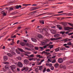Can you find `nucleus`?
<instances>
[{"label": "nucleus", "instance_id": "obj_63", "mask_svg": "<svg viewBox=\"0 0 73 73\" xmlns=\"http://www.w3.org/2000/svg\"><path fill=\"white\" fill-rule=\"evenodd\" d=\"M5 13V12H4V11H3L2 12H1V13L2 14H3Z\"/></svg>", "mask_w": 73, "mask_h": 73}, {"label": "nucleus", "instance_id": "obj_22", "mask_svg": "<svg viewBox=\"0 0 73 73\" xmlns=\"http://www.w3.org/2000/svg\"><path fill=\"white\" fill-rule=\"evenodd\" d=\"M29 58H32V57H34V55L33 54H31L29 56Z\"/></svg>", "mask_w": 73, "mask_h": 73}, {"label": "nucleus", "instance_id": "obj_55", "mask_svg": "<svg viewBox=\"0 0 73 73\" xmlns=\"http://www.w3.org/2000/svg\"><path fill=\"white\" fill-rule=\"evenodd\" d=\"M63 13V11H61L58 12V13Z\"/></svg>", "mask_w": 73, "mask_h": 73}, {"label": "nucleus", "instance_id": "obj_60", "mask_svg": "<svg viewBox=\"0 0 73 73\" xmlns=\"http://www.w3.org/2000/svg\"><path fill=\"white\" fill-rule=\"evenodd\" d=\"M52 64H49L48 65V66L50 67L52 66Z\"/></svg>", "mask_w": 73, "mask_h": 73}, {"label": "nucleus", "instance_id": "obj_7", "mask_svg": "<svg viewBox=\"0 0 73 73\" xmlns=\"http://www.w3.org/2000/svg\"><path fill=\"white\" fill-rule=\"evenodd\" d=\"M19 44H20L21 45V46H24L25 45V43L24 42H21Z\"/></svg>", "mask_w": 73, "mask_h": 73}, {"label": "nucleus", "instance_id": "obj_43", "mask_svg": "<svg viewBox=\"0 0 73 73\" xmlns=\"http://www.w3.org/2000/svg\"><path fill=\"white\" fill-rule=\"evenodd\" d=\"M16 53H17V54H20L21 53L19 51H17Z\"/></svg>", "mask_w": 73, "mask_h": 73}, {"label": "nucleus", "instance_id": "obj_56", "mask_svg": "<svg viewBox=\"0 0 73 73\" xmlns=\"http://www.w3.org/2000/svg\"><path fill=\"white\" fill-rule=\"evenodd\" d=\"M18 31H18L17 30H15L14 32L15 33H17L18 32Z\"/></svg>", "mask_w": 73, "mask_h": 73}, {"label": "nucleus", "instance_id": "obj_51", "mask_svg": "<svg viewBox=\"0 0 73 73\" xmlns=\"http://www.w3.org/2000/svg\"><path fill=\"white\" fill-rule=\"evenodd\" d=\"M7 15V14H6L5 13H4L3 14V16L4 17L5 16H6Z\"/></svg>", "mask_w": 73, "mask_h": 73}, {"label": "nucleus", "instance_id": "obj_35", "mask_svg": "<svg viewBox=\"0 0 73 73\" xmlns=\"http://www.w3.org/2000/svg\"><path fill=\"white\" fill-rule=\"evenodd\" d=\"M46 71L47 72H50V69L48 68V69H46Z\"/></svg>", "mask_w": 73, "mask_h": 73}, {"label": "nucleus", "instance_id": "obj_21", "mask_svg": "<svg viewBox=\"0 0 73 73\" xmlns=\"http://www.w3.org/2000/svg\"><path fill=\"white\" fill-rule=\"evenodd\" d=\"M59 48H60L58 47V48H56V49H55V50L56 52H58V51H59L60 50Z\"/></svg>", "mask_w": 73, "mask_h": 73}, {"label": "nucleus", "instance_id": "obj_59", "mask_svg": "<svg viewBox=\"0 0 73 73\" xmlns=\"http://www.w3.org/2000/svg\"><path fill=\"white\" fill-rule=\"evenodd\" d=\"M65 48H69L70 47L69 46H65Z\"/></svg>", "mask_w": 73, "mask_h": 73}, {"label": "nucleus", "instance_id": "obj_48", "mask_svg": "<svg viewBox=\"0 0 73 73\" xmlns=\"http://www.w3.org/2000/svg\"><path fill=\"white\" fill-rule=\"evenodd\" d=\"M25 49L26 50H31V49L29 48H25Z\"/></svg>", "mask_w": 73, "mask_h": 73}, {"label": "nucleus", "instance_id": "obj_44", "mask_svg": "<svg viewBox=\"0 0 73 73\" xmlns=\"http://www.w3.org/2000/svg\"><path fill=\"white\" fill-rule=\"evenodd\" d=\"M44 4H48V1H44V3H43Z\"/></svg>", "mask_w": 73, "mask_h": 73}, {"label": "nucleus", "instance_id": "obj_30", "mask_svg": "<svg viewBox=\"0 0 73 73\" xmlns=\"http://www.w3.org/2000/svg\"><path fill=\"white\" fill-rule=\"evenodd\" d=\"M39 70H41V69H42V66H39Z\"/></svg>", "mask_w": 73, "mask_h": 73}, {"label": "nucleus", "instance_id": "obj_45", "mask_svg": "<svg viewBox=\"0 0 73 73\" xmlns=\"http://www.w3.org/2000/svg\"><path fill=\"white\" fill-rule=\"evenodd\" d=\"M50 69L51 70H54V67L53 66L51 67Z\"/></svg>", "mask_w": 73, "mask_h": 73}, {"label": "nucleus", "instance_id": "obj_52", "mask_svg": "<svg viewBox=\"0 0 73 73\" xmlns=\"http://www.w3.org/2000/svg\"><path fill=\"white\" fill-rule=\"evenodd\" d=\"M32 11H34L35 10V7H32V8L31 9Z\"/></svg>", "mask_w": 73, "mask_h": 73}, {"label": "nucleus", "instance_id": "obj_17", "mask_svg": "<svg viewBox=\"0 0 73 73\" xmlns=\"http://www.w3.org/2000/svg\"><path fill=\"white\" fill-rule=\"evenodd\" d=\"M36 56L37 57H39V58H43V57L42 56H41L40 55H36Z\"/></svg>", "mask_w": 73, "mask_h": 73}, {"label": "nucleus", "instance_id": "obj_42", "mask_svg": "<svg viewBox=\"0 0 73 73\" xmlns=\"http://www.w3.org/2000/svg\"><path fill=\"white\" fill-rule=\"evenodd\" d=\"M18 60H21V57H18Z\"/></svg>", "mask_w": 73, "mask_h": 73}, {"label": "nucleus", "instance_id": "obj_12", "mask_svg": "<svg viewBox=\"0 0 73 73\" xmlns=\"http://www.w3.org/2000/svg\"><path fill=\"white\" fill-rule=\"evenodd\" d=\"M31 40L32 41H33V42H37V40L34 38H31Z\"/></svg>", "mask_w": 73, "mask_h": 73}, {"label": "nucleus", "instance_id": "obj_64", "mask_svg": "<svg viewBox=\"0 0 73 73\" xmlns=\"http://www.w3.org/2000/svg\"><path fill=\"white\" fill-rule=\"evenodd\" d=\"M2 49H5V46H3L2 48Z\"/></svg>", "mask_w": 73, "mask_h": 73}, {"label": "nucleus", "instance_id": "obj_46", "mask_svg": "<svg viewBox=\"0 0 73 73\" xmlns=\"http://www.w3.org/2000/svg\"><path fill=\"white\" fill-rule=\"evenodd\" d=\"M11 54L12 55V56H13V55H15L16 54V53L15 52H11Z\"/></svg>", "mask_w": 73, "mask_h": 73}, {"label": "nucleus", "instance_id": "obj_9", "mask_svg": "<svg viewBox=\"0 0 73 73\" xmlns=\"http://www.w3.org/2000/svg\"><path fill=\"white\" fill-rule=\"evenodd\" d=\"M73 63V60L71 59L70 61L68 62L67 63L68 65H69V64H72Z\"/></svg>", "mask_w": 73, "mask_h": 73}, {"label": "nucleus", "instance_id": "obj_4", "mask_svg": "<svg viewBox=\"0 0 73 73\" xmlns=\"http://www.w3.org/2000/svg\"><path fill=\"white\" fill-rule=\"evenodd\" d=\"M63 61H64V60L62 58H59L58 60V62L60 64H62V62H63Z\"/></svg>", "mask_w": 73, "mask_h": 73}, {"label": "nucleus", "instance_id": "obj_23", "mask_svg": "<svg viewBox=\"0 0 73 73\" xmlns=\"http://www.w3.org/2000/svg\"><path fill=\"white\" fill-rule=\"evenodd\" d=\"M46 43H45V42H41V44L42 45H45V44Z\"/></svg>", "mask_w": 73, "mask_h": 73}, {"label": "nucleus", "instance_id": "obj_18", "mask_svg": "<svg viewBox=\"0 0 73 73\" xmlns=\"http://www.w3.org/2000/svg\"><path fill=\"white\" fill-rule=\"evenodd\" d=\"M49 46V44H46V45L43 46V48L45 49L46 48L47 46Z\"/></svg>", "mask_w": 73, "mask_h": 73}, {"label": "nucleus", "instance_id": "obj_39", "mask_svg": "<svg viewBox=\"0 0 73 73\" xmlns=\"http://www.w3.org/2000/svg\"><path fill=\"white\" fill-rule=\"evenodd\" d=\"M9 10L10 11H13V7H11L9 8Z\"/></svg>", "mask_w": 73, "mask_h": 73}, {"label": "nucleus", "instance_id": "obj_33", "mask_svg": "<svg viewBox=\"0 0 73 73\" xmlns=\"http://www.w3.org/2000/svg\"><path fill=\"white\" fill-rule=\"evenodd\" d=\"M38 37L39 38H41V37H42V35L40 34H39L38 35Z\"/></svg>", "mask_w": 73, "mask_h": 73}, {"label": "nucleus", "instance_id": "obj_40", "mask_svg": "<svg viewBox=\"0 0 73 73\" xmlns=\"http://www.w3.org/2000/svg\"><path fill=\"white\" fill-rule=\"evenodd\" d=\"M27 46H29L30 48H31V47H32L31 46H32V44H27Z\"/></svg>", "mask_w": 73, "mask_h": 73}, {"label": "nucleus", "instance_id": "obj_13", "mask_svg": "<svg viewBox=\"0 0 73 73\" xmlns=\"http://www.w3.org/2000/svg\"><path fill=\"white\" fill-rule=\"evenodd\" d=\"M5 68L6 69H7L8 70V69H9V66L8 65H6L5 66Z\"/></svg>", "mask_w": 73, "mask_h": 73}, {"label": "nucleus", "instance_id": "obj_62", "mask_svg": "<svg viewBox=\"0 0 73 73\" xmlns=\"http://www.w3.org/2000/svg\"><path fill=\"white\" fill-rule=\"evenodd\" d=\"M48 61H49V62H52V61H51L50 59H48Z\"/></svg>", "mask_w": 73, "mask_h": 73}, {"label": "nucleus", "instance_id": "obj_57", "mask_svg": "<svg viewBox=\"0 0 73 73\" xmlns=\"http://www.w3.org/2000/svg\"><path fill=\"white\" fill-rule=\"evenodd\" d=\"M70 14H72V13H68V14H66V13H64V15H70Z\"/></svg>", "mask_w": 73, "mask_h": 73}, {"label": "nucleus", "instance_id": "obj_29", "mask_svg": "<svg viewBox=\"0 0 73 73\" xmlns=\"http://www.w3.org/2000/svg\"><path fill=\"white\" fill-rule=\"evenodd\" d=\"M60 34H62V35H64V31H60Z\"/></svg>", "mask_w": 73, "mask_h": 73}, {"label": "nucleus", "instance_id": "obj_37", "mask_svg": "<svg viewBox=\"0 0 73 73\" xmlns=\"http://www.w3.org/2000/svg\"><path fill=\"white\" fill-rule=\"evenodd\" d=\"M56 26H57V28H59L61 27V25H56Z\"/></svg>", "mask_w": 73, "mask_h": 73}, {"label": "nucleus", "instance_id": "obj_47", "mask_svg": "<svg viewBox=\"0 0 73 73\" xmlns=\"http://www.w3.org/2000/svg\"><path fill=\"white\" fill-rule=\"evenodd\" d=\"M50 56H52V55H49V56H48L47 57V58H49V57H50Z\"/></svg>", "mask_w": 73, "mask_h": 73}, {"label": "nucleus", "instance_id": "obj_25", "mask_svg": "<svg viewBox=\"0 0 73 73\" xmlns=\"http://www.w3.org/2000/svg\"><path fill=\"white\" fill-rule=\"evenodd\" d=\"M68 25H70L71 27H73V24L68 23Z\"/></svg>", "mask_w": 73, "mask_h": 73}, {"label": "nucleus", "instance_id": "obj_11", "mask_svg": "<svg viewBox=\"0 0 73 73\" xmlns=\"http://www.w3.org/2000/svg\"><path fill=\"white\" fill-rule=\"evenodd\" d=\"M54 67L56 68H58L59 66V64L58 63L55 64L54 65Z\"/></svg>", "mask_w": 73, "mask_h": 73}, {"label": "nucleus", "instance_id": "obj_5", "mask_svg": "<svg viewBox=\"0 0 73 73\" xmlns=\"http://www.w3.org/2000/svg\"><path fill=\"white\" fill-rule=\"evenodd\" d=\"M69 29H71L72 30H73V27H67L66 28L64 29L65 31H69Z\"/></svg>", "mask_w": 73, "mask_h": 73}, {"label": "nucleus", "instance_id": "obj_49", "mask_svg": "<svg viewBox=\"0 0 73 73\" xmlns=\"http://www.w3.org/2000/svg\"><path fill=\"white\" fill-rule=\"evenodd\" d=\"M15 14H16V13H15V12H13V13H11V15H15Z\"/></svg>", "mask_w": 73, "mask_h": 73}, {"label": "nucleus", "instance_id": "obj_32", "mask_svg": "<svg viewBox=\"0 0 73 73\" xmlns=\"http://www.w3.org/2000/svg\"><path fill=\"white\" fill-rule=\"evenodd\" d=\"M56 62V60H52V63L53 64H54V63H55Z\"/></svg>", "mask_w": 73, "mask_h": 73}, {"label": "nucleus", "instance_id": "obj_53", "mask_svg": "<svg viewBox=\"0 0 73 73\" xmlns=\"http://www.w3.org/2000/svg\"><path fill=\"white\" fill-rule=\"evenodd\" d=\"M35 50H38V48L37 47H35Z\"/></svg>", "mask_w": 73, "mask_h": 73}, {"label": "nucleus", "instance_id": "obj_26", "mask_svg": "<svg viewBox=\"0 0 73 73\" xmlns=\"http://www.w3.org/2000/svg\"><path fill=\"white\" fill-rule=\"evenodd\" d=\"M40 24H44V21H40Z\"/></svg>", "mask_w": 73, "mask_h": 73}, {"label": "nucleus", "instance_id": "obj_10", "mask_svg": "<svg viewBox=\"0 0 73 73\" xmlns=\"http://www.w3.org/2000/svg\"><path fill=\"white\" fill-rule=\"evenodd\" d=\"M48 13H43L42 14H41L39 15H38L36 16V17H38V16H42V15H45V14H47Z\"/></svg>", "mask_w": 73, "mask_h": 73}, {"label": "nucleus", "instance_id": "obj_31", "mask_svg": "<svg viewBox=\"0 0 73 73\" xmlns=\"http://www.w3.org/2000/svg\"><path fill=\"white\" fill-rule=\"evenodd\" d=\"M18 50H19L21 52H23V50L21 48H19Z\"/></svg>", "mask_w": 73, "mask_h": 73}, {"label": "nucleus", "instance_id": "obj_50", "mask_svg": "<svg viewBox=\"0 0 73 73\" xmlns=\"http://www.w3.org/2000/svg\"><path fill=\"white\" fill-rule=\"evenodd\" d=\"M60 24H61V25H64V23L61 22L60 23Z\"/></svg>", "mask_w": 73, "mask_h": 73}, {"label": "nucleus", "instance_id": "obj_19", "mask_svg": "<svg viewBox=\"0 0 73 73\" xmlns=\"http://www.w3.org/2000/svg\"><path fill=\"white\" fill-rule=\"evenodd\" d=\"M64 19V17H62V18H61V17H57V20H63V19Z\"/></svg>", "mask_w": 73, "mask_h": 73}, {"label": "nucleus", "instance_id": "obj_2", "mask_svg": "<svg viewBox=\"0 0 73 73\" xmlns=\"http://www.w3.org/2000/svg\"><path fill=\"white\" fill-rule=\"evenodd\" d=\"M11 68L13 72H14V70L13 69H16V66L12 65L11 66Z\"/></svg>", "mask_w": 73, "mask_h": 73}, {"label": "nucleus", "instance_id": "obj_8", "mask_svg": "<svg viewBox=\"0 0 73 73\" xmlns=\"http://www.w3.org/2000/svg\"><path fill=\"white\" fill-rule=\"evenodd\" d=\"M8 58V57L7 56H5L3 57V60L5 61H7Z\"/></svg>", "mask_w": 73, "mask_h": 73}, {"label": "nucleus", "instance_id": "obj_36", "mask_svg": "<svg viewBox=\"0 0 73 73\" xmlns=\"http://www.w3.org/2000/svg\"><path fill=\"white\" fill-rule=\"evenodd\" d=\"M46 68H44V69L43 71V73H45V72L46 71Z\"/></svg>", "mask_w": 73, "mask_h": 73}, {"label": "nucleus", "instance_id": "obj_58", "mask_svg": "<svg viewBox=\"0 0 73 73\" xmlns=\"http://www.w3.org/2000/svg\"><path fill=\"white\" fill-rule=\"evenodd\" d=\"M50 50L49 49H47L46 50V52H49Z\"/></svg>", "mask_w": 73, "mask_h": 73}, {"label": "nucleus", "instance_id": "obj_14", "mask_svg": "<svg viewBox=\"0 0 73 73\" xmlns=\"http://www.w3.org/2000/svg\"><path fill=\"white\" fill-rule=\"evenodd\" d=\"M7 54L8 55L9 57H13V56L12 54L11 53H7Z\"/></svg>", "mask_w": 73, "mask_h": 73}, {"label": "nucleus", "instance_id": "obj_54", "mask_svg": "<svg viewBox=\"0 0 73 73\" xmlns=\"http://www.w3.org/2000/svg\"><path fill=\"white\" fill-rule=\"evenodd\" d=\"M58 28L59 30H61V29H62V27H61V26L60 27H59V28Z\"/></svg>", "mask_w": 73, "mask_h": 73}, {"label": "nucleus", "instance_id": "obj_16", "mask_svg": "<svg viewBox=\"0 0 73 73\" xmlns=\"http://www.w3.org/2000/svg\"><path fill=\"white\" fill-rule=\"evenodd\" d=\"M72 40V39H68V38H66L64 40V42H67L68 41H70V40Z\"/></svg>", "mask_w": 73, "mask_h": 73}, {"label": "nucleus", "instance_id": "obj_20", "mask_svg": "<svg viewBox=\"0 0 73 73\" xmlns=\"http://www.w3.org/2000/svg\"><path fill=\"white\" fill-rule=\"evenodd\" d=\"M49 48L50 49H52L53 48V45H52L49 46Z\"/></svg>", "mask_w": 73, "mask_h": 73}, {"label": "nucleus", "instance_id": "obj_41", "mask_svg": "<svg viewBox=\"0 0 73 73\" xmlns=\"http://www.w3.org/2000/svg\"><path fill=\"white\" fill-rule=\"evenodd\" d=\"M50 40L51 41H53L54 40H56V39L55 38H51L50 39Z\"/></svg>", "mask_w": 73, "mask_h": 73}, {"label": "nucleus", "instance_id": "obj_61", "mask_svg": "<svg viewBox=\"0 0 73 73\" xmlns=\"http://www.w3.org/2000/svg\"><path fill=\"white\" fill-rule=\"evenodd\" d=\"M22 5H23V6H25V7H26V6H27V4H23Z\"/></svg>", "mask_w": 73, "mask_h": 73}, {"label": "nucleus", "instance_id": "obj_38", "mask_svg": "<svg viewBox=\"0 0 73 73\" xmlns=\"http://www.w3.org/2000/svg\"><path fill=\"white\" fill-rule=\"evenodd\" d=\"M45 52V51H43L41 53L42 54H43L44 53V54H46V53H47V52Z\"/></svg>", "mask_w": 73, "mask_h": 73}, {"label": "nucleus", "instance_id": "obj_3", "mask_svg": "<svg viewBox=\"0 0 73 73\" xmlns=\"http://www.w3.org/2000/svg\"><path fill=\"white\" fill-rule=\"evenodd\" d=\"M24 64L26 65H28L29 64V60L28 59H25L24 60Z\"/></svg>", "mask_w": 73, "mask_h": 73}, {"label": "nucleus", "instance_id": "obj_27", "mask_svg": "<svg viewBox=\"0 0 73 73\" xmlns=\"http://www.w3.org/2000/svg\"><path fill=\"white\" fill-rule=\"evenodd\" d=\"M67 45L68 46H70L72 45V42H69L67 43Z\"/></svg>", "mask_w": 73, "mask_h": 73}, {"label": "nucleus", "instance_id": "obj_15", "mask_svg": "<svg viewBox=\"0 0 73 73\" xmlns=\"http://www.w3.org/2000/svg\"><path fill=\"white\" fill-rule=\"evenodd\" d=\"M15 7L16 8V9H19V8H21V5H19V6L17 5Z\"/></svg>", "mask_w": 73, "mask_h": 73}, {"label": "nucleus", "instance_id": "obj_34", "mask_svg": "<svg viewBox=\"0 0 73 73\" xmlns=\"http://www.w3.org/2000/svg\"><path fill=\"white\" fill-rule=\"evenodd\" d=\"M59 35V34H57L56 35H54V37H57Z\"/></svg>", "mask_w": 73, "mask_h": 73}, {"label": "nucleus", "instance_id": "obj_28", "mask_svg": "<svg viewBox=\"0 0 73 73\" xmlns=\"http://www.w3.org/2000/svg\"><path fill=\"white\" fill-rule=\"evenodd\" d=\"M35 71L36 72V73L38 72V69L37 68H36L35 69Z\"/></svg>", "mask_w": 73, "mask_h": 73}, {"label": "nucleus", "instance_id": "obj_6", "mask_svg": "<svg viewBox=\"0 0 73 73\" xmlns=\"http://www.w3.org/2000/svg\"><path fill=\"white\" fill-rule=\"evenodd\" d=\"M18 66L20 68H22L23 66V65L21 62H19Z\"/></svg>", "mask_w": 73, "mask_h": 73}, {"label": "nucleus", "instance_id": "obj_1", "mask_svg": "<svg viewBox=\"0 0 73 73\" xmlns=\"http://www.w3.org/2000/svg\"><path fill=\"white\" fill-rule=\"evenodd\" d=\"M28 67H23L22 69L21 70L22 71H24V70H25L26 72H27L28 70Z\"/></svg>", "mask_w": 73, "mask_h": 73}, {"label": "nucleus", "instance_id": "obj_24", "mask_svg": "<svg viewBox=\"0 0 73 73\" xmlns=\"http://www.w3.org/2000/svg\"><path fill=\"white\" fill-rule=\"evenodd\" d=\"M4 64H6V65H8V64H9V63L8 62H4Z\"/></svg>", "mask_w": 73, "mask_h": 73}]
</instances>
